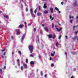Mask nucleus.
Segmentation results:
<instances>
[{"mask_svg":"<svg viewBox=\"0 0 78 78\" xmlns=\"http://www.w3.org/2000/svg\"><path fill=\"white\" fill-rule=\"evenodd\" d=\"M29 50L30 51V53H31L33 52V47L32 45H30L29 46Z\"/></svg>","mask_w":78,"mask_h":78,"instance_id":"1","label":"nucleus"},{"mask_svg":"<svg viewBox=\"0 0 78 78\" xmlns=\"http://www.w3.org/2000/svg\"><path fill=\"white\" fill-rule=\"evenodd\" d=\"M56 37V36L55 35H48V37L50 38H52V37L53 39H55Z\"/></svg>","mask_w":78,"mask_h":78,"instance_id":"2","label":"nucleus"},{"mask_svg":"<svg viewBox=\"0 0 78 78\" xmlns=\"http://www.w3.org/2000/svg\"><path fill=\"white\" fill-rule=\"evenodd\" d=\"M25 34H24L23 35V36L21 38V42H23V39L24 38H25Z\"/></svg>","mask_w":78,"mask_h":78,"instance_id":"3","label":"nucleus"},{"mask_svg":"<svg viewBox=\"0 0 78 78\" xmlns=\"http://www.w3.org/2000/svg\"><path fill=\"white\" fill-rule=\"evenodd\" d=\"M20 34V30L19 29L16 30V34L19 35Z\"/></svg>","mask_w":78,"mask_h":78,"instance_id":"4","label":"nucleus"},{"mask_svg":"<svg viewBox=\"0 0 78 78\" xmlns=\"http://www.w3.org/2000/svg\"><path fill=\"white\" fill-rule=\"evenodd\" d=\"M4 17L5 18H6V19H9V16L8 15H4Z\"/></svg>","mask_w":78,"mask_h":78,"instance_id":"5","label":"nucleus"},{"mask_svg":"<svg viewBox=\"0 0 78 78\" xmlns=\"http://www.w3.org/2000/svg\"><path fill=\"white\" fill-rule=\"evenodd\" d=\"M50 11L51 13H53V9L52 8H50Z\"/></svg>","mask_w":78,"mask_h":78,"instance_id":"6","label":"nucleus"},{"mask_svg":"<svg viewBox=\"0 0 78 78\" xmlns=\"http://www.w3.org/2000/svg\"><path fill=\"white\" fill-rule=\"evenodd\" d=\"M49 17L50 19H51V21L53 20L54 19V17H52V16L51 15H50L49 16Z\"/></svg>","mask_w":78,"mask_h":78,"instance_id":"7","label":"nucleus"},{"mask_svg":"<svg viewBox=\"0 0 78 78\" xmlns=\"http://www.w3.org/2000/svg\"><path fill=\"white\" fill-rule=\"evenodd\" d=\"M56 30H57V31H58V32H59V31H60V30H62V28L61 27L59 29H58V28H56Z\"/></svg>","mask_w":78,"mask_h":78,"instance_id":"8","label":"nucleus"},{"mask_svg":"<svg viewBox=\"0 0 78 78\" xmlns=\"http://www.w3.org/2000/svg\"><path fill=\"white\" fill-rule=\"evenodd\" d=\"M23 66L24 68H25V69H27V65L26 64H23Z\"/></svg>","mask_w":78,"mask_h":78,"instance_id":"9","label":"nucleus"},{"mask_svg":"<svg viewBox=\"0 0 78 78\" xmlns=\"http://www.w3.org/2000/svg\"><path fill=\"white\" fill-rule=\"evenodd\" d=\"M48 10H45L44 12V14H48Z\"/></svg>","mask_w":78,"mask_h":78,"instance_id":"10","label":"nucleus"},{"mask_svg":"<svg viewBox=\"0 0 78 78\" xmlns=\"http://www.w3.org/2000/svg\"><path fill=\"white\" fill-rule=\"evenodd\" d=\"M17 61L18 62V66H20V60L19 59H17Z\"/></svg>","mask_w":78,"mask_h":78,"instance_id":"11","label":"nucleus"},{"mask_svg":"<svg viewBox=\"0 0 78 78\" xmlns=\"http://www.w3.org/2000/svg\"><path fill=\"white\" fill-rule=\"evenodd\" d=\"M55 45H56V47H58V45H59V43H58V42H56L55 43Z\"/></svg>","mask_w":78,"mask_h":78,"instance_id":"12","label":"nucleus"},{"mask_svg":"<svg viewBox=\"0 0 78 78\" xmlns=\"http://www.w3.org/2000/svg\"><path fill=\"white\" fill-rule=\"evenodd\" d=\"M30 13L31 14L32 16H33V9H30Z\"/></svg>","mask_w":78,"mask_h":78,"instance_id":"13","label":"nucleus"},{"mask_svg":"<svg viewBox=\"0 0 78 78\" xmlns=\"http://www.w3.org/2000/svg\"><path fill=\"white\" fill-rule=\"evenodd\" d=\"M53 54L52 53H51V55L52 56H54V55L55 54V52L54 51L53 52Z\"/></svg>","mask_w":78,"mask_h":78,"instance_id":"14","label":"nucleus"},{"mask_svg":"<svg viewBox=\"0 0 78 78\" xmlns=\"http://www.w3.org/2000/svg\"><path fill=\"white\" fill-rule=\"evenodd\" d=\"M45 30L47 32H48V27H45Z\"/></svg>","mask_w":78,"mask_h":78,"instance_id":"15","label":"nucleus"},{"mask_svg":"<svg viewBox=\"0 0 78 78\" xmlns=\"http://www.w3.org/2000/svg\"><path fill=\"white\" fill-rule=\"evenodd\" d=\"M43 7L44 8H47V4H44Z\"/></svg>","mask_w":78,"mask_h":78,"instance_id":"16","label":"nucleus"},{"mask_svg":"<svg viewBox=\"0 0 78 78\" xmlns=\"http://www.w3.org/2000/svg\"><path fill=\"white\" fill-rule=\"evenodd\" d=\"M23 25H20L19 26V28H23Z\"/></svg>","mask_w":78,"mask_h":78,"instance_id":"17","label":"nucleus"},{"mask_svg":"<svg viewBox=\"0 0 78 78\" xmlns=\"http://www.w3.org/2000/svg\"><path fill=\"white\" fill-rule=\"evenodd\" d=\"M24 24L25 25V27L26 29H27V23L26 22H25Z\"/></svg>","mask_w":78,"mask_h":78,"instance_id":"18","label":"nucleus"},{"mask_svg":"<svg viewBox=\"0 0 78 78\" xmlns=\"http://www.w3.org/2000/svg\"><path fill=\"white\" fill-rule=\"evenodd\" d=\"M30 63L31 64H32V65H33V64H34V62L32 61L30 62Z\"/></svg>","mask_w":78,"mask_h":78,"instance_id":"19","label":"nucleus"},{"mask_svg":"<svg viewBox=\"0 0 78 78\" xmlns=\"http://www.w3.org/2000/svg\"><path fill=\"white\" fill-rule=\"evenodd\" d=\"M76 5H77V3H76V2H75L73 4V6H76Z\"/></svg>","mask_w":78,"mask_h":78,"instance_id":"20","label":"nucleus"},{"mask_svg":"<svg viewBox=\"0 0 78 78\" xmlns=\"http://www.w3.org/2000/svg\"><path fill=\"white\" fill-rule=\"evenodd\" d=\"M37 15L38 16H41V13H37Z\"/></svg>","mask_w":78,"mask_h":78,"instance_id":"21","label":"nucleus"},{"mask_svg":"<svg viewBox=\"0 0 78 78\" xmlns=\"http://www.w3.org/2000/svg\"><path fill=\"white\" fill-rule=\"evenodd\" d=\"M55 9L56 10L58 11H59V9L57 7H55Z\"/></svg>","mask_w":78,"mask_h":78,"instance_id":"22","label":"nucleus"},{"mask_svg":"<svg viewBox=\"0 0 78 78\" xmlns=\"http://www.w3.org/2000/svg\"><path fill=\"white\" fill-rule=\"evenodd\" d=\"M71 18H72L73 19V16H70L69 19H71Z\"/></svg>","mask_w":78,"mask_h":78,"instance_id":"23","label":"nucleus"},{"mask_svg":"<svg viewBox=\"0 0 78 78\" xmlns=\"http://www.w3.org/2000/svg\"><path fill=\"white\" fill-rule=\"evenodd\" d=\"M18 53H19V55H21V51H18Z\"/></svg>","mask_w":78,"mask_h":78,"instance_id":"24","label":"nucleus"},{"mask_svg":"<svg viewBox=\"0 0 78 78\" xmlns=\"http://www.w3.org/2000/svg\"><path fill=\"white\" fill-rule=\"evenodd\" d=\"M23 66H21V70H23Z\"/></svg>","mask_w":78,"mask_h":78,"instance_id":"25","label":"nucleus"},{"mask_svg":"<svg viewBox=\"0 0 78 78\" xmlns=\"http://www.w3.org/2000/svg\"><path fill=\"white\" fill-rule=\"evenodd\" d=\"M77 26H74L73 27V30H74L75 28H77Z\"/></svg>","mask_w":78,"mask_h":78,"instance_id":"26","label":"nucleus"},{"mask_svg":"<svg viewBox=\"0 0 78 78\" xmlns=\"http://www.w3.org/2000/svg\"><path fill=\"white\" fill-rule=\"evenodd\" d=\"M0 72H1V74H2V69H0Z\"/></svg>","mask_w":78,"mask_h":78,"instance_id":"27","label":"nucleus"},{"mask_svg":"<svg viewBox=\"0 0 78 78\" xmlns=\"http://www.w3.org/2000/svg\"><path fill=\"white\" fill-rule=\"evenodd\" d=\"M32 17H36V16H35V15L34 14H33V16H32Z\"/></svg>","mask_w":78,"mask_h":78,"instance_id":"28","label":"nucleus"},{"mask_svg":"<svg viewBox=\"0 0 78 78\" xmlns=\"http://www.w3.org/2000/svg\"><path fill=\"white\" fill-rule=\"evenodd\" d=\"M51 67H53L54 66V64H51Z\"/></svg>","mask_w":78,"mask_h":78,"instance_id":"29","label":"nucleus"},{"mask_svg":"<svg viewBox=\"0 0 78 78\" xmlns=\"http://www.w3.org/2000/svg\"><path fill=\"white\" fill-rule=\"evenodd\" d=\"M28 60L27 58L26 59V63H28Z\"/></svg>","mask_w":78,"mask_h":78,"instance_id":"30","label":"nucleus"},{"mask_svg":"<svg viewBox=\"0 0 78 78\" xmlns=\"http://www.w3.org/2000/svg\"><path fill=\"white\" fill-rule=\"evenodd\" d=\"M72 22H73V20H70V23H72Z\"/></svg>","mask_w":78,"mask_h":78,"instance_id":"31","label":"nucleus"},{"mask_svg":"<svg viewBox=\"0 0 78 78\" xmlns=\"http://www.w3.org/2000/svg\"><path fill=\"white\" fill-rule=\"evenodd\" d=\"M37 9H36L35 10V11H34V13H36V12H37Z\"/></svg>","mask_w":78,"mask_h":78,"instance_id":"32","label":"nucleus"},{"mask_svg":"<svg viewBox=\"0 0 78 78\" xmlns=\"http://www.w3.org/2000/svg\"><path fill=\"white\" fill-rule=\"evenodd\" d=\"M5 50H6V48H5L4 49L2 50V52L4 51H5Z\"/></svg>","mask_w":78,"mask_h":78,"instance_id":"33","label":"nucleus"},{"mask_svg":"<svg viewBox=\"0 0 78 78\" xmlns=\"http://www.w3.org/2000/svg\"><path fill=\"white\" fill-rule=\"evenodd\" d=\"M61 35L59 36L58 37L59 39H61Z\"/></svg>","mask_w":78,"mask_h":78,"instance_id":"34","label":"nucleus"},{"mask_svg":"<svg viewBox=\"0 0 78 78\" xmlns=\"http://www.w3.org/2000/svg\"><path fill=\"white\" fill-rule=\"evenodd\" d=\"M52 28H54V24H53V23H52Z\"/></svg>","mask_w":78,"mask_h":78,"instance_id":"35","label":"nucleus"},{"mask_svg":"<svg viewBox=\"0 0 78 78\" xmlns=\"http://www.w3.org/2000/svg\"><path fill=\"white\" fill-rule=\"evenodd\" d=\"M39 11H40L41 10V6H39Z\"/></svg>","mask_w":78,"mask_h":78,"instance_id":"36","label":"nucleus"},{"mask_svg":"<svg viewBox=\"0 0 78 78\" xmlns=\"http://www.w3.org/2000/svg\"><path fill=\"white\" fill-rule=\"evenodd\" d=\"M41 33H40L41 34H42V30H41Z\"/></svg>","mask_w":78,"mask_h":78,"instance_id":"37","label":"nucleus"},{"mask_svg":"<svg viewBox=\"0 0 78 78\" xmlns=\"http://www.w3.org/2000/svg\"><path fill=\"white\" fill-rule=\"evenodd\" d=\"M65 37L66 39H68V38L67 37V36H65Z\"/></svg>","mask_w":78,"mask_h":78,"instance_id":"38","label":"nucleus"},{"mask_svg":"<svg viewBox=\"0 0 78 78\" xmlns=\"http://www.w3.org/2000/svg\"><path fill=\"white\" fill-rule=\"evenodd\" d=\"M5 69H6V66H5L3 68V70H5Z\"/></svg>","mask_w":78,"mask_h":78,"instance_id":"39","label":"nucleus"},{"mask_svg":"<svg viewBox=\"0 0 78 78\" xmlns=\"http://www.w3.org/2000/svg\"><path fill=\"white\" fill-rule=\"evenodd\" d=\"M78 32V30L77 32H75V34H77V33Z\"/></svg>","mask_w":78,"mask_h":78,"instance_id":"40","label":"nucleus"},{"mask_svg":"<svg viewBox=\"0 0 78 78\" xmlns=\"http://www.w3.org/2000/svg\"><path fill=\"white\" fill-rule=\"evenodd\" d=\"M30 56V57H33V55H31Z\"/></svg>","mask_w":78,"mask_h":78,"instance_id":"41","label":"nucleus"},{"mask_svg":"<svg viewBox=\"0 0 78 78\" xmlns=\"http://www.w3.org/2000/svg\"><path fill=\"white\" fill-rule=\"evenodd\" d=\"M61 3V5H63V4H64V2H62Z\"/></svg>","mask_w":78,"mask_h":78,"instance_id":"42","label":"nucleus"},{"mask_svg":"<svg viewBox=\"0 0 78 78\" xmlns=\"http://www.w3.org/2000/svg\"><path fill=\"white\" fill-rule=\"evenodd\" d=\"M36 28H34V32H36Z\"/></svg>","mask_w":78,"mask_h":78,"instance_id":"43","label":"nucleus"},{"mask_svg":"<svg viewBox=\"0 0 78 78\" xmlns=\"http://www.w3.org/2000/svg\"><path fill=\"white\" fill-rule=\"evenodd\" d=\"M6 55V52H4V54H3V55Z\"/></svg>","mask_w":78,"mask_h":78,"instance_id":"44","label":"nucleus"},{"mask_svg":"<svg viewBox=\"0 0 78 78\" xmlns=\"http://www.w3.org/2000/svg\"><path fill=\"white\" fill-rule=\"evenodd\" d=\"M44 77L45 78H46V77H47V74L45 75Z\"/></svg>","mask_w":78,"mask_h":78,"instance_id":"45","label":"nucleus"},{"mask_svg":"<svg viewBox=\"0 0 78 78\" xmlns=\"http://www.w3.org/2000/svg\"><path fill=\"white\" fill-rule=\"evenodd\" d=\"M52 59V58H51V57H50L49 59H50V60H51Z\"/></svg>","mask_w":78,"mask_h":78,"instance_id":"46","label":"nucleus"},{"mask_svg":"<svg viewBox=\"0 0 78 78\" xmlns=\"http://www.w3.org/2000/svg\"><path fill=\"white\" fill-rule=\"evenodd\" d=\"M11 38H12V39H13V36H12L11 37Z\"/></svg>","mask_w":78,"mask_h":78,"instance_id":"47","label":"nucleus"},{"mask_svg":"<svg viewBox=\"0 0 78 78\" xmlns=\"http://www.w3.org/2000/svg\"><path fill=\"white\" fill-rule=\"evenodd\" d=\"M71 78H75L74 77V76H71Z\"/></svg>","mask_w":78,"mask_h":78,"instance_id":"48","label":"nucleus"},{"mask_svg":"<svg viewBox=\"0 0 78 78\" xmlns=\"http://www.w3.org/2000/svg\"><path fill=\"white\" fill-rule=\"evenodd\" d=\"M41 75H42V72H41Z\"/></svg>","mask_w":78,"mask_h":78,"instance_id":"49","label":"nucleus"},{"mask_svg":"<svg viewBox=\"0 0 78 78\" xmlns=\"http://www.w3.org/2000/svg\"><path fill=\"white\" fill-rule=\"evenodd\" d=\"M1 56H2V58H4V57L2 55H1Z\"/></svg>","mask_w":78,"mask_h":78,"instance_id":"50","label":"nucleus"},{"mask_svg":"<svg viewBox=\"0 0 78 78\" xmlns=\"http://www.w3.org/2000/svg\"><path fill=\"white\" fill-rule=\"evenodd\" d=\"M26 11H28V9L26 8Z\"/></svg>","mask_w":78,"mask_h":78,"instance_id":"51","label":"nucleus"},{"mask_svg":"<svg viewBox=\"0 0 78 78\" xmlns=\"http://www.w3.org/2000/svg\"><path fill=\"white\" fill-rule=\"evenodd\" d=\"M65 55H66L67 56V52H65Z\"/></svg>","mask_w":78,"mask_h":78,"instance_id":"52","label":"nucleus"},{"mask_svg":"<svg viewBox=\"0 0 78 78\" xmlns=\"http://www.w3.org/2000/svg\"><path fill=\"white\" fill-rule=\"evenodd\" d=\"M73 70L75 71V70H76V69L75 68H74Z\"/></svg>","mask_w":78,"mask_h":78,"instance_id":"53","label":"nucleus"},{"mask_svg":"<svg viewBox=\"0 0 78 78\" xmlns=\"http://www.w3.org/2000/svg\"><path fill=\"white\" fill-rule=\"evenodd\" d=\"M72 54H73V55H74V53H75V52H72Z\"/></svg>","mask_w":78,"mask_h":78,"instance_id":"54","label":"nucleus"},{"mask_svg":"<svg viewBox=\"0 0 78 78\" xmlns=\"http://www.w3.org/2000/svg\"><path fill=\"white\" fill-rule=\"evenodd\" d=\"M58 13H61V12L60 11H58Z\"/></svg>","mask_w":78,"mask_h":78,"instance_id":"55","label":"nucleus"},{"mask_svg":"<svg viewBox=\"0 0 78 78\" xmlns=\"http://www.w3.org/2000/svg\"><path fill=\"white\" fill-rule=\"evenodd\" d=\"M23 0H20V2H23Z\"/></svg>","mask_w":78,"mask_h":78,"instance_id":"56","label":"nucleus"},{"mask_svg":"<svg viewBox=\"0 0 78 78\" xmlns=\"http://www.w3.org/2000/svg\"><path fill=\"white\" fill-rule=\"evenodd\" d=\"M12 55H13L14 54V52H12Z\"/></svg>","mask_w":78,"mask_h":78,"instance_id":"57","label":"nucleus"},{"mask_svg":"<svg viewBox=\"0 0 78 78\" xmlns=\"http://www.w3.org/2000/svg\"><path fill=\"white\" fill-rule=\"evenodd\" d=\"M42 26H43V27H44V24H43L42 25Z\"/></svg>","mask_w":78,"mask_h":78,"instance_id":"58","label":"nucleus"},{"mask_svg":"<svg viewBox=\"0 0 78 78\" xmlns=\"http://www.w3.org/2000/svg\"><path fill=\"white\" fill-rule=\"evenodd\" d=\"M21 8H23V6H22V5H21Z\"/></svg>","mask_w":78,"mask_h":78,"instance_id":"59","label":"nucleus"},{"mask_svg":"<svg viewBox=\"0 0 78 78\" xmlns=\"http://www.w3.org/2000/svg\"><path fill=\"white\" fill-rule=\"evenodd\" d=\"M37 40H38V41L39 42V39L37 38Z\"/></svg>","mask_w":78,"mask_h":78,"instance_id":"60","label":"nucleus"},{"mask_svg":"<svg viewBox=\"0 0 78 78\" xmlns=\"http://www.w3.org/2000/svg\"><path fill=\"white\" fill-rule=\"evenodd\" d=\"M76 19H78V16H77L76 17Z\"/></svg>","mask_w":78,"mask_h":78,"instance_id":"61","label":"nucleus"},{"mask_svg":"<svg viewBox=\"0 0 78 78\" xmlns=\"http://www.w3.org/2000/svg\"><path fill=\"white\" fill-rule=\"evenodd\" d=\"M28 25H31V24L30 23L28 24Z\"/></svg>","mask_w":78,"mask_h":78,"instance_id":"62","label":"nucleus"},{"mask_svg":"<svg viewBox=\"0 0 78 78\" xmlns=\"http://www.w3.org/2000/svg\"><path fill=\"white\" fill-rule=\"evenodd\" d=\"M65 1L66 2H67V0H65Z\"/></svg>","mask_w":78,"mask_h":78,"instance_id":"63","label":"nucleus"},{"mask_svg":"<svg viewBox=\"0 0 78 78\" xmlns=\"http://www.w3.org/2000/svg\"><path fill=\"white\" fill-rule=\"evenodd\" d=\"M77 22H78V20H77L76 21Z\"/></svg>","mask_w":78,"mask_h":78,"instance_id":"64","label":"nucleus"}]
</instances>
